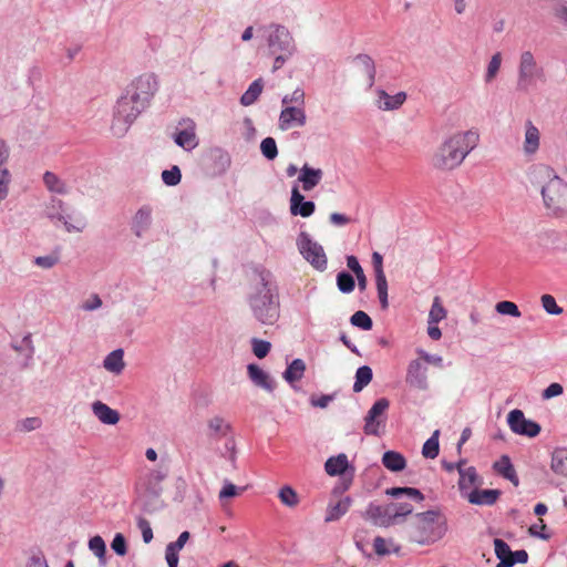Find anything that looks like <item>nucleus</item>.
Wrapping results in <instances>:
<instances>
[{"instance_id":"nucleus-1","label":"nucleus","mask_w":567,"mask_h":567,"mask_svg":"<svg viewBox=\"0 0 567 567\" xmlns=\"http://www.w3.org/2000/svg\"><path fill=\"white\" fill-rule=\"evenodd\" d=\"M247 303L254 319L260 324L274 326L279 320V289L269 270H255L247 293Z\"/></svg>"},{"instance_id":"nucleus-2","label":"nucleus","mask_w":567,"mask_h":567,"mask_svg":"<svg viewBox=\"0 0 567 567\" xmlns=\"http://www.w3.org/2000/svg\"><path fill=\"white\" fill-rule=\"evenodd\" d=\"M480 133L476 128L457 131L446 136L431 156V165L442 172H451L477 147Z\"/></svg>"},{"instance_id":"nucleus-3","label":"nucleus","mask_w":567,"mask_h":567,"mask_svg":"<svg viewBox=\"0 0 567 567\" xmlns=\"http://www.w3.org/2000/svg\"><path fill=\"white\" fill-rule=\"evenodd\" d=\"M528 178L538 188L546 210L555 215L567 210V182L550 165L532 166Z\"/></svg>"},{"instance_id":"nucleus-4","label":"nucleus","mask_w":567,"mask_h":567,"mask_svg":"<svg viewBox=\"0 0 567 567\" xmlns=\"http://www.w3.org/2000/svg\"><path fill=\"white\" fill-rule=\"evenodd\" d=\"M266 32L267 47L274 56L272 72H276L297 53V44L292 33L282 24L270 23Z\"/></svg>"},{"instance_id":"nucleus-5","label":"nucleus","mask_w":567,"mask_h":567,"mask_svg":"<svg viewBox=\"0 0 567 567\" xmlns=\"http://www.w3.org/2000/svg\"><path fill=\"white\" fill-rule=\"evenodd\" d=\"M44 215L55 226H63L66 233H82L87 221L83 214L70 207L62 199L52 197L44 207Z\"/></svg>"},{"instance_id":"nucleus-6","label":"nucleus","mask_w":567,"mask_h":567,"mask_svg":"<svg viewBox=\"0 0 567 567\" xmlns=\"http://www.w3.org/2000/svg\"><path fill=\"white\" fill-rule=\"evenodd\" d=\"M167 476L164 470H153L147 473L136 485L137 501L147 511H154L162 506V483Z\"/></svg>"},{"instance_id":"nucleus-7","label":"nucleus","mask_w":567,"mask_h":567,"mask_svg":"<svg viewBox=\"0 0 567 567\" xmlns=\"http://www.w3.org/2000/svg\"><path fill=\"white\" fill-rule=\"evenodd\" d=\"M143 106L132 102L126 94H122L114 107L111 131L114 136H124L136 118L145 111Z\"/></svg>"},{"instance_id":"nucleus-8","label":"nucleus","mask_w":567,"mask_h":567,"mask_svg":"<svg viewBox=\"0 0 567 567\" xmlns=\"http://www.w3.org/2000/svg\"><path fill=\"white\" fill-rule=\"evenodd\" d=\"M546 79L544 68L538 63L534 53L529 50L522 51L517 65V87L527 91L538 81Z\"/></svg>"},{"instance_id":"nucleus-9","label":"nucleus","mask_w":567,"mask_h":567,"mask_svg":"<svg viewBox=\"0 0 567 567\" xmlns=\"http://www.w3.org/2000/svg\"><path fill=\"white\" fill-rule=\"evenodd\" d=\"M158 90L157 76L153 73H144L135 78L125 89L126 94L132 102L147 109Z\"/></svg>"},{"instance_id":"nucleus-10","label":"nucleus","mask_w":567,"mask_h":567,"mask_svg":"<svg viewBox=\"0 0 567 567\" xmlns=\"http://www.w3.org/2000/svg\"><path fill=\"white\" fill-rule=\"evenodd\" d=\"M297 246L302 257L310 262L313 268L319 271L327 269L328 260L323 247L312 240L309 234L305 231L300 233L297 239Z\"/></svg>"},{"instance_id":"nucleus-11","label":"nucleus","mask_w":567,"mask_h":567,"mask_svg":"<svg viewBox=\"0 0 567 567\" xmlns=\"http://www.w3.org/2000/svg\"><path fill=\"white\" fill-rule=\"evenodd\" d=\"M153 215L154 208L148 204H144L131 217L130 228L137 239H144L150 235L154 223Z\"/></svg>"},{"instance_id":"nucleus-12","label":"nucleus","mask_w":567,"mask_h":567,"mask_svg":"<svg viewBox=\"0 0 567 567\" xmlns=\"http://www.w3.org/2000/svg\"><path fill=\"white\" fill-rule=\"evenodd\" d=\"M507 423L512 432L527 437H535L540 433V425L525 417L523 411L515 409L507 415Z\"/></svg>"},{"instance_id":"nucleus-13","label":"nucleus","mask_w":567,"mask_h":567,"mask_svg":"<svg viewBox=\"0 0 567 567\" xmlns=\"http://www.w3.org/2000/svg\"><path fill=\"white\" fill-rule=\"evenodd\" d=\"M173 140L186 152H190L198 146V137L196 134V124L193 120L186 118L178 123L173 134Z\"/></svg>"},{"instance_id":"nucleus-14","label":"nucleus","mask_w":567,"mask_h":567,"mask_svg":"<svg viewBox=\"0 0 567 567\" xmlns=\"http://www.w3.org/2000/svg\"><path fill=\"white\" fill-rule=\"evenodd\" d=\"M389 408V401L384 398L373 403L364 419V432L368 435H379L380 426L384 424V414Z\"/></svg>"},{"instance_id":"nucleus-15","label":"nucleus","mask_w":567,"mask_h":567,"mask_svg":"<svg viewBox=\"0 0 567 567\" xmlns=\"http://www.w3.org/2000/svg\"><path fill=\"white\" fill-rule=\"evenodd\" d=\"M405 382L412 389L419 391L429 390L427 368L420 359H414L409 362Z\"/></svg>"},{"instance_id":"nucleus-16","label":"nucleus","mask_w":567,"mask_h":567,"mask_svg":"<svg viewBox=\"0 0 567 567\" xmlns=\"http://www.w3.org/2000/svg\"><path fill=\"white\" fill-rule=\"evenodd\" d=\"M542 134L532 120L524 122L522 152L527 158H534L540 150Z\"/></svg>"},{"instance_id":"nucleus-17","label":"nucleus","mask_w":567,"mask_h":567,"mask_svg":"<svg viewBox=\"0 0 567 567\" xmlns=\"http://www.w3.org/2000/svg\"><path fill=\"white\" fill-rule=\"evenodd\" d=\"M307 123L305 107L284 106L278 118V126L281 131H288L292 127H302Z\"/></svg>"},{"instance_id":"nucleus-18","label":"nucleus","mask_w":567,"mask_h":567,"mask_svg":"<svg viewBox=\"0 0 567 567\" xmlns=\"http://www.w3.org/2000/svg\"><path fill=\"white\" fill-rule=\"evenodd\" d=\"M374 105L381 111L399 110L406 101L405 92H398L390 95L385 90L378 87L374 90Z\"/></svg>"},{"instance_id":"nucleus-19","label":"nucleus","mask_w":567,"mask_h":567,"mask_svg":"<svg viewBox=\"0 0 567 567\" xmlns=\"http://www.w3.org/2000/svg\"><path fill=\"white\" fill-rule=\"evenodd\" d=\"M316 209V205L311 200H305V196L299 192L297 186L291 189L290 213L293 216L310 217Z\"/></svg>"},{"instance_id":"nucleus-20","label":"nucleus","mask_w":567,"mask_h":567,"mask_svg":"<svg viewBox=\"0 0 567 567\" xmlns=\"http://www.w3.org/2000/svg\"><path fill=\"white\" fill-rule=\"evenodd\" d=\"M93 415L105 425H115L120 422V413L102 401H94L91 404Z\"/></svg>"},{"instance_id":"nucleus-21","label":"nucleus","mask_w":567,"mask_h":567,"mask_svg":"<svg viewBox=\"0 0 567 567\" xmlns=\"http://www.w3.org/2000/svg\"><path fill=\"white\" fill-rule=\"evenodd\" d=\"M464 460H461L460 462L456 463L457 471L460 474L458 487L462 493L472 491L474 486L481 483L480 476L477 475L475 467H464Z\"/></svg>"},{"instance_id":"nucleus-22","label":"nucleus","mask_w":567,"mask_h":567,"mask_svg":"<svg viewBox=\"0 0 567 567\" xmlns=\"http://www.w3.org/2000/svg\"><path fill=\"white\" fill-rule=\"evenodd\" d=\"M298 181L302 184V189L310 192L313 189L322 179L323 172L320 168H313L308 164H305L300 168Z\"/></svg>"},{"instance_id":"nucleus-23","label":"nucleus","mask_w":567,"mask_h":567,"mask_svg":"<svg viewBox=\"0 0 567 567\" xmlns=\"http://www.w3.org/2000/svg\"><path fill=\"white\" fill-rule=\"evenodd\" d=\"M248 377L251 380V382L268 392H272L275 389V381L271 379V377L264 371L261 368H259L257 364H249L247 367Z\"/></svg>"},{"instance_id":"nucleus-24","label":"nucleus","mask_w":567,"mask_h":567,"mask_svg":"<svg viewBox=\"0 0 567 567\" xmlns=\"http://www.w3.org/2000/svg\"><path fill=\"white\" fill-rule=\"evenodd\" d=\"M353 62L357 69L367 76V85L371 89L375 83L377 75L374 60L368 54H358Z\"/></svg>"},{"instance_id":"nucleus-25","label":"nucleus","mask_w":567,"mask_h":567,"mask_svg":"<svg viewBox=\"0 0 567 567\" xmlns=\"http://www.w3.org/2000/svg\"><path fill=\"white\" fill-rule=\"evenodd\" d=\"M403 548L415 550L420 546L439 542V534H402Z\"/></svg>"},{"instance_id":"nucleus-26","label":"nucleus","mask_w":567,"mask_h":567,"mask_svg":"<svg viewBox=\"0 0 567 567\" xmlns=\"http://www.w3.org/2000/svg\"><path fill=\"white\" fill-rule=\"evenodd\" d=\"M190 534H179V537L175 542L167 544L165 549V560L168 567H178L179 551L189 540Z\"/></svg>"},{"instance_id":"nucleus-27","label":"nucleus","mask_w":567,"mask_h":567,"mask_svg":"<svg viewBox=\"0 0 567 567\" xmlns=\"http://www.w3.org/2000/svg\"><path fill=\"white\" fill-rule=\"evenodd\" d=\"M373 549L377 555L384 556L390 554H398L403 549V543L394 540L392 537L378 536L373 542Z\"/></svg>"},{"instance_id":"nucleus-28","label":"nucleus","mask_w":567,"mask_h":567,"mask_svg":"<svg viewBox=\"0 0 567 567\" xmlns=\"http://www.w3.org/2000/svg\"><path fill=\"white\" fill-rule=\"evenodd\" d=\"M103 368L114 375H120L125 369L123 349H115L103 360Z\"/></svg>"},{"instance_id":"nucleus-29","label":"nucleus","mask_w":567,"mask_h":567,"mask_svg":"<svg viewBox=\"0 0 567 567\" xmlns=\"http://www.w3.org/2000/svg\"><path fill=\"white\" fill-rule=\"evenodd\" d=\"M390 505L383 507L371 503L365 509V518L371 519L375 525L383 526L391 519Z\"/></svg>"},{"instance_id":"nucleus-30","label":"nucleus","mask_w":567,"mask_h":567,"mask_svg":"<svg viewBox=\"0 0 567 567\" xmlns=\"http://www.w3.org/2000/svg\"><path fill=\"white\" fill-rule=\"evenodd\" d=\"M499 492L496 489H472L466 493L467 499L476 505H492L496 502Z\"/></svg>"},{"instance_id":"nucleus-31","label":"nucleus","mask_w":567,"mask_h":567,"mask_svg":"<svg viewBox=\"0 0 567 567\" xmlns=\"http://www.w3.org/2000/svg\"><path fill=\"white\" fill-rule=\"evenodd\" d=\"M550 470L559 476L567 477V447H556L551 453Z\"/></svg>"},{"instance_id":"nucleus-32","label":"nucleus","mask_w":567,"mask_h":567,"mask_svg":"<svg viewBox=\"0 0 567 567\" xmlns=\"http://www.w3.org/2000/svg\"><path fill=\"white\" fill-rule=\"evenodd\" d=\"M348 466V457L343 453L329 457L324 463V470L330 476L342 475L347 471Z\"/></svg>"},{"instance_id":"nucleus-33","label":"nucleus","mask_w":567,"mask_h":567,"mask_svg":"<svg viewBox=\"0 0 567 567\" xmlns=\"http://www.w3.org/2000/svg\"><path fill=\"white\" fill-rule=\"evenodd\" d=\"M43 184L50 193L66 195L69 187L66 183L52 172H45L43 174Z\"/></svg>"},{"instance_id":"nucleus-34","label":"nucleus","mask_w":567,"mask_h":567,"mask_svg":"<svg viewBox=\"0 0 567 567\" xmlns=\"http://www.w3.org/2000/svg\"><path fill=\"white\" fill-rule=\"evenodd\" d=\"M420 523H423V528L440 529L445 526V517L437 511H427L416 515Z\"/></svg>"},{"instance_id":"nucleus-35","label":"nucleus","mask_w":567,"mask_h":567,"mask_svg":"<svg viewBox=\"0 0 567 567\" xmlns=\"http://www.w3.org/2000/svg\"><path fill=\"white\" fill-rule=\"evenodd\" d=\"M494 470L506 480L518 485V477L516 471L507 455H503L497 462L494 463Z\"/></svg>"},{"instance_id":"nucleus-36","label":"nucleus","mask_w":567,"mask_h":567,"mask_svg":"<svg viewBox=\"0 0 567 567\" xmlns=\"http://www.w3.org/2000/svg\"><path fill=\"white\" fill-rule=\"evenodd\" d=\"M382 464L391 472H400L405 468V457L395 451H386L382 456Z\"/></svg>"},{"instance_id":"nucleus-37","label":"nucleus","mask_w":567,"mask_h":567,"mask_svg":"<svg viewBox=\"0 0 567 567\" xmlns=\"http://www.w3.org/2000/svg\"><path fill=\"white\" fill-rule=\"evenodd\" d=\"M352 499L346 496L339 499L336 504H330L327 509L326 520H337L343 516L350 508Z\"/></svg>"},{"instance_id":"nucleus-38","label":"nucleus","mask_w":567,"mask_h":567,"mask_svg":"<svg viewBox=\"0 0 567 567\" xmlns=\"http://www.w3.org/2000/svg\"><path fill=\"white\" fill-rule=\"evenodd\" d=\"M305 371H306V363L303 362V360L295 359L287 367L282 377L288 383L292 384L293 382H297L302 379Z\"/></svg>"},{"instance_id":"nucleus-39","label":"nucleus","mask_w":567,"mask_h":567,"mask_svg":"<svg viewBox=\"0 0 567 567\" xmlns=\"http://www.w3.org/2000/svg\"><path fill=\"white\" fill-rule=\"evenodd\" d=\"M264 89L262 79L255 80L240 97V104L244 106L252 105L260 96Z\"/></svg>"},{"instance_id":"nucleus-40","label":"nucleus","mask_w":567,"mask_h":567,"mask_svg":"<svg viewBox=\"0 0 567 567\" xmlns=\"http://www.w3.org/2000/svg\"><path fill=\"white\" fill-rule=\"evenodd\" d=\"M373 373L372 369L368 365H362L358 368L355 372V381L353 384V391L360 392L362 391L372 380Z\"/></svg>"},{"instance_id":"nucleus-41","label":"nucleus","mask_w":567,"mask_h":567,"mask_svg":"<svg viewBox=\"0 0 567 567\" xmlns=\"http://www.w3.org/2000/svg\"><path fill=\"white\" fill-rule=\"evenodd\" d=\"M447 316L442 300L439 296L434 297L427 318V323H439Z\"/></svg>"},{"instance_id":"nucleus-42","label":"nucleus","mask_w":567,"mask_h":567,"mask_svg":"<svg viewBox=\"0 0 567 567\" xmlns=\"http://www.w3.org/2000/svg\"><path fill=\"white\" fill-rule=\"evenodd\" d=\"M347 266L355 275L359 289L365 290L368 280L361 265L359 264L358 258L355 256H348Z\"/></svg>"},{"instance_id":"nucleus-43","label":"nucleus","mask_w":567,"mask_h":567,"mask_svg":"<svg viewBox=\"0 0 567 567\" xmlns=\"http://www.w3.org/2000/svg\"><path fill=\"white\" fill-rule=\"evenodd\" d=\"M439 435L440 431L435 430L430 439L423 444L422 454L426 458H435L439 455Z\"/></svg>"},{"instance_id":"nucleus-44","label":"nucleus","mask_w":567,"mask_h":567,"mask_svg":"<svg viewBox=\"0 0 567 567\" xmlns=\"http://www.w3.org/2000/svg\"><path fill=\"white\" fill-rule=\"evenodd\" d=\"M501 65H502V53L496 52L492 55V58L487 64L486 72L484 75L485 83H491L494 81V79L497 76V74L499 72Z\"/></svg>"},{"instance_id":"nucleus-45","label":"nucleus","mask_w":567,"mask_h":567,"mask_svg":"<svg viewBox=\"0 0 567 567\" xmlns=\"http://www.w3.org/2000/svg\"><path fill=\"white\" fill-rule=\"evenodd\" d=\"M207 426L212 434L219 436H225L230 430L229 423L221 416H213L209 419Z\"/></svg>"},{"instance_id":"nucleus-46","label":"nucleus","mask_w":567,"mask_h":567,"mask_svg":"<svg viewBox=\"0 0 567 567\" xmlns=\"http://www.w3.org/2000/svg\"><path fill=\"white\" fill-rule=\"evenodd\" d=\"M375 286L378 291V298L381 303L382 309H386L389 307L388 299V281L385 274L375 275Z\"/></svg>"},{"instance_id":"nucleus-47","label":"nucleus","mask_w":567,"mask_h":567,"mask_svg":"<svg viewBox=\"0 0 567 567\" xmlns=\"http://www.w3.org/2000/svg\"><path fill=\"white\" fill-rule=\"evenodd\" d=\"M282 106L305 107L306 94L301 87H297L291 94H286L281 99Z\"/></svg>"},{"instance_id":"nucleus-48","label":"nucleus","mask_w":567,"mask_h":567,"mask_svg":"<svg viewBox=\"0 0 567 567\" xmlns=\"http://www.w3.org/2000/svg\"><path fill=\"white\" fill-rule=\"evenodd\" d=\"M385 494L392 497H399L402 495H406L417 502H421L424 499L423 494L413 487H391L385 491Z\"/></svg>"},{"instance_id":"nucleus-49","label":"nucleus","mask_w":567,"mask_h":567,"mask_svg":"<svg viewBox=\"0 0 567 567\" xmlns=\"http://www.w3.org/2000/svg\"><path fill=\"white\" fill-rule=\"evenodd\" d=\"M495 310L497 313L503 316H511L514 318H519L522 316L517 305L513 301H499L496 303Z\"/></svg>"},{"instance_id":"nucleus-50","label":"nucleus","mask_w":567,"mask_h":567,"mask_svg":"<svg viewBox=\"0 0 567 567\" xmlns=\"http://www.w3.org/2000/svg\"><path fill=\"white\" fill-rule=\"evenodd\" d=\"M337 286L341 292L350 293L354 290L355 282L350 274L342 271L337 276Z\"/></svg>"},{"instance_id":"nucleus-51","label":"nucleus","mask_w":567,"mask_h":567,"mask_svg":"<svg viewBox=\"0 0 567 567\" xmlns=\"http://www.w3.org/2000/svg\"><path fill=\"white\" fill-rule=\"evenodd\" d=\"M162 181L167 186H176L181 183L182 173L177 165L162 172Z\"/></svg>"},{"instance_id":"nucleus-52","label":"nucleus","mask_w":567,"mask_h":567,"mask_svg":"<svg viewBox=\"0 0 567 567\" xmlns=\"http://www.w3.org/2000/svg\"><path fill=\"white\" fill-rule=\"evenodd\" d=\"M279 498L280 502L288 507H295L299 503V497L296 491L290 486H284L280 488Z\"/></svg>"},{"instance_id":"nucleus-53","label":"nucleus","mask_w":567,"mask_h":567,"mask_svg":"<svg viewBox=\"0 0 567 567\" xmlns=\"http://www.w3.org/2000/svg\"><path fill=\"white\" fill-rule=\"evenodd\" d=\"M350 322L362 330H371L373 326L371 318L362 310L354 312L350 318Z\"/></svg>"},{"instance_id":"nucleus-54","label":"nucleus","mask_w":567,"mask_h":567,"mask_svg":"<svg viewBox=\"0 0 567 567\" xmlns=\"http://www.w3.org/2000/svg\"><path fill=\"white\" fill-rule=\"evenodd\" d=\"M261 154L269 161H272L278 155V148L275 138L266 137L260 143Z\"/></svg>"},{"instance_id":"nucleus-55","label":"nucleus","mask_w":567,"mask_h":567,"mask_svg":"<svg viewBox=\"0 0 567 567\" xmlns=\"http://www.w3.org/2000/svg\"><path fill=\"white\" fill-rule=\"evenodd\" d=\"M245 489H246V487H237L235 484H233L230 482H225L223 488L219 491V494H218L219 501L224 505L226 499L239 495Z\"/></svg>"},{"instance_id":"nucleus-56","label":"nucleus","mask_w":567,"mask_h":567,"mask_svg":"<svg viewBox=\"0 0 567 567\" xmlns=\"http://www.w3.org/2000/svg\"><path fill=\"white\" fill-rule=\"evenodd\" d=\"M89 547L100 558L102 564H104V556L106 550L104 540L100 536H94L90 539Z\"/></svg>"},{"instance_id":"nucleus-57","label":"nucleus","mask_w":567,"mask_h":567,"mask_svg":"<svg viewBox=\"0 0 567 567\" xmlns=\"http://www.w3.org/2000/svg\"><path fill=\"white\" fill-rule=\"evenodd\" d=\"M542 306L545 311L549 315H560L563 312V308H560L555 298L550 295H543L540 298Z\"/></svg>"},{"instance_id":"nucleus-58","label":"nucleus","mask_w":567,"mask_h":567,"mask_svg":"<svg viewBox=\"0 0 567 567\" xmlns=\"http://www.w3.org/2000/svg\"><path fill=\"white\" fill-rule=\"evenodd\" d=\"M251 344L254 354L259 359L265 358L271 348L270 342L261 339H252Z\"/></svg>"},{"instance_id":"nucleus-59","label":"nucleus","mask_w":567,"mask_h":567,"mask_svg":"<svg viewBox=\"0 0 567 567\" xmlns=\"http://www.w3.org/2000/svg\"><path fill=\"white\" fill-rule=\"evenodd\" d=\"M494 545H495V554H496L497 558L499 559V563L508 561V559L512 556V550H511L509 546L501 539H495Z\"/></svg>"},{"instance_id":"nucleus-60","label":"nucleus","mask_w":567,"mask_h":567,"mask_svg":"<svg viewBox=\"0 0 567 567\" xmlns=\"http://www.w3.org/2000/svg\"><path fill=\"white\" fill-rule=\"evenodd\" d=\"M528 560V554L526 550L512 551V556L508 561L498 563L496 567H512L516 563L525 564Z\"/></svg>"},{"instance_id":"nucleus-61","label":"nucleus","mask_w":567,"mask_h":567,"mask_svg":"<svg viewBox=\"0 0 567 567\" xmlns=\"http://www.w3.org/2000/svg\"><path fill=\"white\" fill-rule=\"evenodd\" d=\"M41 425H42V421L40 417L31 416V417H25V419L21 420L18 424V429L23 432H31V431L40 429Z\"/></svg>"},{"instance_id":"nucleus-62","label":"nucleus","mask_w":567,"mask_h":567,"mask_svg":"<svg viewBox=\"0 0 567 567\" xmlns=\"http://www.w3.org/2000/svg\"><path fill=\"white\" fill-rule=\"evenodd\" d=\"M103 305L102 299L97 293H92L86 300H84L81 305V309L84 311H94L101 308Z\"/></svg>"},{"instance_id":"nucleus-63","label":"nucleus","mask_w":567,"mask_h":567,"mask_svg":"<svg viewBox=\"0 0 567 567\" xmlns=\"http://www.w3.org/2000/svg\"><path fill=\"white\" fill-rule=\"evenodd\" d=\"M564 392V388L561 384L559 383H551L549 384L542 393V398L544 400H549V399H553L555 396H559L560 394H563Z\"/></svg>"},{"instance_id":"nucleus-64","label":"nucleus","mask_w":567,"mask_h":567,"mask_svg":"<svg viewBox=\"0 0 567 567\" xmlns=\"http://www.w3.org/2000/svg\"><path fill=\"white\" fill-rule=\"evenodd\" d=\"M416 352L426 363L439 368L443 367V358L441 355L427 353L422 349H417Z\"/></svg>"}]
</instances>
